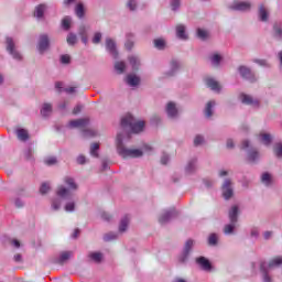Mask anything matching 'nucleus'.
I'll return each mask as SVG.
<instances>
[{"mask_svg":"<svg viewBox=\"0 0 282 282\" xmlns=\"http://www.w3.org/2000/svg\"><path fill=\"white\" fill-rule=\"evenodd\" d=\"M185 173L187 175H193V174L197 173V159L196 158H193L187 162V164L185 166Z\"/></svg>","mask_w":282,"mask_h":282,"instance_id":"15","label":"nucleus"},{"mask_svg":"<svg viewBox=\"0 0 282 282\" xmlns=\"http://www.w3.org/2000/svg\"><path fill=\"white\" fill-rule=\"evenodd\" d=\"M221 195L224 199L228 200L235 195V189L232 188V181L226 178L221 185Z\"/></svg>","mask_w":282,"mask_h":282,"instance_id":"6","label":"nucleus"},{"mask_svg":"<svg viewBox=\"0 0 282 282\" xmlns=\"http://www.w3.org/2000/svg\"><path fill=\"white\" fill-rule=\"evenodd\" d=\"M196 36L200 39V41H207L208 40V31L203 29H197Z\"/></svg>","mask_w":282,"mask_h":282,"instance_id":"44","label":"nucleus"},{"mask_svg":"<svg viewBox=\"0 0 282 282\" xmlns=\"http://www.w3.org/2000/svg\"><path fill=\"white\" fill-rule=\"evenodd\" d=\"M66 41L69 45H76V43L78 42V37L74 33H68Z\"/></svg>","mask_w":282,"mask_h":282,"instance_id":"47","label":"nucleus"},{"mask_svg":"<svg viewBox=\"0 0 282 282\" xmlns=\"http://www.w3.org/2000/svg\"><path fill=\"white\" fill-rule=\"evenodd\" d=\"M238 72L241 78H245V80H249L250 83H254L257 80V76H254V73L248 66H239Z\"/></svg>","mask_w":282,"mask_h":282,"instance_id":"8","label":"nucleus"},{"mask_svg":"<svg viewBox=\"0 0 282 282\" xmlns=\"http://www.w3.org/2000/svg\"><path fill=\"white\" fill-rule=\"evenodd\" d=\"M88 261H93V263H102V252L90 251L88 253Z\"/></svg>","mask_w":282,"mask_h":282,"instance_id":"21","label":"nucleus"},{"mask_svg":"<svg viewBox=\"0 0 282 282\" xmlns=\"http://www.w3.org/2000/svg\"><path fill=\"white\" fill-rule=\"evenodd\" d=\"M209 246H215L217 243V234H212L208 238Z\"/></svg>","mask_w":282,"mask_h":282,"instance_id":"59","label":"nucleus"},{"mask_svg":"<svg viewBox=\"0 0 282 282\" xmlns=\"http://www.w3.org/2000/svg\"><path fill=\"white\" fill-rule=\"evenodd\" d=\"M170 8L172 12H178L180 8H182V0H170Z\"/></svg>","mask_w":282,"mask_h":282,"instance_id":"39","label":"nucleus"},{"mask_svg":"<svg viewBox=\"0 0 282 282\" xmlns=\"http://www.w3.org/2000/svg\"><path fill=\"white\" fill-rule=\"evenodd\" d=\"M170 160H171V156H169V154H166V153H163L161 156V164L166 165V164H169Z\"/></svg>","mask_w":282,"mask_h":282,"instance_id":"62","label":"nucleus"},{"mask_svg":"<svg viewBox=\"0 0 282 282\" xmlns=\"http://www.w3.org/2000/svg\"><path fill=\"white\" fill-rule=\"evenodd\" d=\"M46 10H47V4L36 6L34 10V17H36L39 20L43 19V17H45Z\"/></svg>","mask_w":282,"mask_h":282,"instance_id":"25","label":"nucleus"},{"mask_svg":"<svg viewBox=\"0 0 282 282\" xmlns=\"http://www.w3.org/2000/svg\"><path fill=\"white\" fill-rule=\"evenodd\" d=\"M206 85L212 89V91H221V86H219V83L213 78L207 79Z\"/></svg>","mask_w":282,"mask_h":282,"instance_id":"30","label":"nucleus"},{"mask_svg":"<svg viewBox=\"0 0 282 282\" xmlns=\"http://www.w3.org/2000/svg\"><path fill=\"white\" fill-rule=\"evenodd\" d=\"M273 36L278 41H282V25H281V23H275L273 25Z\"/></svg>","mask_w":282,"mask_h":282,"instance_id":"34","label":"nucleus"},{"mask_svg":"<svg viewBox=\"0 0 282 282\" xmlns=\"http://www.w3.org/2000/svg\"><path fill=\"white\" fill-rule=\"evenodd\" d=\"M87 124H89V119L83 118V119L69 121L68 127L70 129H78V128L87 127Z\"/></svg>","mask_w":282,"mask_h":282,"instance_id":"17","label":"nucleus"},{"mask_svg":"<svg viewBox=\"0 0 282 282\" xmlns=\"http://www.w3.org/2000/svg\"><path fill=\"white\" fill-rule=\"evenodd\" d=\"M229 221L237 224L239 221V206L232 205L228 212Z\"/></svg>","mask_w":282,"mask_h":282,"instance_id":"14","label":"nucleus"},{"mask_svg":"<svg viewBox=\"0 0 282 282\" xmlns=\"http://www.w3.org/2000/svg\"><path fill=\"white\" fill-rule=\"evenodd\" d=\"M261 182L264 184V186H270V184H272V175H270L268 172H264L261 175Z\"/></svg>","mask_w":282,"mask_h":282,"instance_id":"42","label":"nucleus"},{"mask_svg":"<svg viewBox=\"0 0 282 282\" xmlns=\"http://www.w3.org/2000/svg\"><path fill=\"white\" fill-rule=\"evenodd\" d=\"M260 272H262L263 282H272V278H270V270H268V267L265 264V261L260 262Z\"/></svg>","mask_w":282,"mask_h":282,"instance_id":"24","label":"nucleus"},{"mask_svg":"<svg viewBox=\"0 0 282 282\" xmlns=\"http://www.w3.org/2000/svg\"><path fill=\"white\" fill-rule=\"evenodd\" d=\"M75 13H76V17H78V19H83V17H85V6L82 2H79L76 6Z\"/></svg>","mask_w":282,"mask_h":282,"instance_id":"40","label":"nucleus"},{"mask_svg":"<svg viewBox=\"0 0 282 282\" xmlns=\"http://www.w3.org/2000/svg\"><path fill=\"white\" fill-rule=\"evenodd\" d=\"M200 144H204V137L198 134L194 138V147H200Z\"/></svg>","mask_w":282,"mask_h":282,"instance_id":"58","label":"nucleus"},{"mask_svg":"<svg viewBox=\"0 0 282 282\" xmlns=\"http://www.w3.org/2000/svg\"><path fill=\"white\" fill-rule=\"evenodd\" d=\"M101 39H102L101 33H95V35L93 37V43H95V45H98V43H100Z\"/></svg>","mask_w":282,"mask_h":282,"instance_id":"63","label":"nucleus"},{"mask_svg":"<svg viewBox=\"0 0 282 282\" xmlns=\"http://www.w3.org/2000/svg\"><path fill=\"white\" fill-rule=\"evenodd\" d=\"M76 162H77V164H80V165L87 164V158L85 155L80 154L77 156Z\"/></svg>","mask_w":282,"mask_h":282,"instance_id":"61","label":"nucleus"},{"mask_svg":"<svg viewBox=\"0 0 282 282\" xmlns=\"http://www.w3.org/2000/svg\"><path fill=\"white\" fill-rule=\"evenodd\" d=\"M6 43L7 52H9V54L12 55L15 61H22L23 56L17 51V44L14 43V40L12 37H7Z\"/></svg>","mask_w":282,"mask_h":282,"instance_id":"7","label":"nucleus"},{"mask_svg":"<svg viewBox=\"0 0 282 282\" xmlns=\"http://www.w3.org/2000/svg\"><path fill=\"white\" fill-rule=\"evenodd\" d=\"M126 83L130 87H138V85H140V77L133 74H129L126 77Z\"/></svg>","mask_w":282,"mask_h":282,"instance_id":"23","label":"nucleus"},{"mask_svg":"<svg viewBox=\"0 0 282 282\" xmlns=\"http://www.w3.org/2000/svg\"><path fill=\"white\" fill-rule=\"evenodd\" d=\"M50 50V36L47 34H41L37 41V51L40 54H45Z\"/></svg>","mask_w":282,"mask_h":282,"instance_id":"9","label":"nucleus"},{"mask_svg":"<svg viewBox=\"0 0 282 282\" xmlns=\"http://www.w3.org/2000/svg\"><path fill=\"white\" fill-rule=\"evenodd\" d=\"M101 219H102L104 221H111V216L109 215V213L102 212V213H101Z\"/></svg>","mask_w":282,"mask_h":282,"instance_id":"64","label":"nucleus"},{"mask_svg":"<svg viewBox=\"0 0 282 282\" xmlns=\"http://www.w3.org/2000/svg\"><path fill=\"white\" fill-rule=\"evenodd\" d=\"M57 162L58 160H56V156H48L44 160V164H46V166H54Z\"/></svg>","mask_w":282,"mask_h":282,"instance_id":"51","label":"nucleus"},{"mask_svg":"<svg viewBox=\"0 0 282 282\" xmlns=\"http://www.w3.org/2000/svg\"><path fill=\"white\" fill-rule=\"evenodd\" d=\"M116 239H118V234L113 231L104 235V241H113Z\"/></svg>","mask_w":282,"mask_h":282,"instance_id":"48","label":"nucleus"},{"mask_svg":"<svg viewBox=\"0 0 282 282\" xmlns=\"http://www.w3.org/2000/svg\"><path fill=\"white\" fill-rule=\"evenodd\" d=\"M235 228H237V223L230 221V224L225 225L224 234L225 235H235Z\"/></svg>","mask_w":282,"mask_h":282,"instance_id":"37","label":"nucleus"},{"mask_svg":"<svg viewBox=\"0 0 282 282\" xmlns=\"http://www.w3.org/2000/svg\"><path fill=\"white\" fill-rule=\"evenodd\" d=\"M176 36L177 39H181V41H187L188 34H186V26L183 24L176 25Z\"/></svg>","mask_w":282,"mask_h":282,"instance_id":"22","label":"nucleus"},{"mask_svg":"<svg viewBox=\"0 0 282 282\" xmlns=\"http://www.w3.org/2000/svg\"><path fill=\"white\" fill-rule=\"evenodd\" d=\"M64 209L66 210V213H74V210H76V203L74 202L66 203Z\"/></svg>","mask_w":282,"mask_h":282,"instance_id":"52","label":"nucleus"},{"mask_svg":"<svg viewBox=\"0 0 282 282\" xmlns=\"http://www.w3.org/2000/svg\"><path fill=\"white\" fill-rule=\"evenodd\" d=\"M274 155L279 159L282 158V143H276L273 148Z\"/></svg>","mask_w":282,"mask_h":282,"instance_id":"50","label":"nucleus"},{"mask_svg":"<svg viewBox=\"0 0 282 282\" xmlns=\"http://www.w3.org/2000/svg\"><path fill=\"white\" fill-rule=\"evenodd\" d=\"M24 158H25V160H28L29 162H33V161H34V150H32V148H29V149L24 152Z\"/></svg>","mask_w":282,"mask_h":282,"instance_id":"49","label":"nucleus"},{"mask_svg":"<svg viewBox=\"0 0 282 282\" xmlns=\"http://www.w3.org/2000/svg\"><path fill=\"white\" fill-rule=\"evenodd\" d=\"M267 270H272L273 268H279V265H282V257L273 258L272 260L265 262Z\"/></svg>","mask_w":282,"mask_h":282,"instance_id":"29","label":"nucleus"},{"mask_svg":"<svg viewBox=\"0 0 282 282\" xmlns=\"http://www.w3.org/2000/svg\"><path fill=\"white\" fill-rule=\"evenodd\" d=\"M106 50L112 56V58H118V48L116 45V41L111 37L106 39Z\"/></svg>","mask_w":282,"mask_h":282,"instance_id":"12","label":"nucleus"},{"mask_svg":"<svg viewBox=\"0 0 282 282\" xmlns=\"http://www.w3.org/2000/svg\"><path fill=\"white\" fill-rule=\"evenodd\" d=\"M175 217H177V210L175 208L164 209L159 216V224L165 226V224L173 221Z\"/></svg>","mask_w":282,"mask_h":282,"instance_id":"4","label":"nucleus"},{"mask_svg":"<svg viewBox=\"0 0 282 282\" xmlns=\"http://www.w3.org/2000/svg\"><path fill=\"white\" fill-rule=\"evenodd\" d=\"M259 158H261V155L259 154V151L257 150H250L248 152V160L249 162H251L252 164H257V162H259Z\"/></svg>","mask_w":282,"mask_h":282,"instance_id":"32","label":"nucleus"},{"mask_svg":"<svg viewBox=\"0 0 282 282\" xmlns=\"http://www.w3.org/2000/svg\"><path fill=\"white\" fill-rule=\"evenodd\" d=\"M215 107V101H209L205 107V116L206 118H213V109Z\"/></svg>","mask_w":282,"mask_h":282,"instance_id":"38","label":"nucleus"},{"mask_svg":"<svg viewBox=\"0 0 282 282\" xmlns=\"http://www.w3.org/2000/svg\"><path fill=\"white\" fill-rule=\"evenodd\" d=\"M121 128L129 138L130 133H140L144 130V121H138L131 115H126L121 119Z\"/></svg>","mask_w":282,"mask_h":282,"instance_id":"3","label":"nucleus"},{"mask_svg":"<svg viewBox=\"0 0 282 282\" xmlns=\"http://www.w3.org/2000/svg\"><path fill=\"white\" fill-rule=\"evenodd\" d=\"M116 148L118 155H120V158H122L123 160H127V158H142V155H144V152L140 149H131L124 147V133L117 134Z\"/></svg>","mask_w":282,"mask_h":282,"instance_id":"1","label":"nucleus"},{"mask_svg":"<svg viewBox=\"0 0 282 282\" xmlns=\"http://www.w3.org/2000/svg\"><path fill=\"white\" fill-rule=\"evenodd\" d=\"M52 104H43L41 109V116H43V118H48V116H52Z\"/></svg>","mask_w":282,"mask_h":282,"instance_id":"33","label":"nucleus"},{"mask_svg":"<svg viewBox=\"0 0 282 282\" xmlns=\"http://www.w3.org/2000/svg\"><path fill=\"white\" fill-rule=\"evenodd\" d=\"M165 111L169 118L175 119L178 116L177 106L173 101L167 102Z\"/></svg>","mask_w":282,"mask_h":282,"instance_id":"13","label":"nucleus"},{"mask_svg":"<svg viewBox=\"0 0 282 282\" xmlns=\"http://www.w3.org/2000/svg\"><path fill=\"white\" fill-rule=\"evenodd\" d=\"M64 185H61L57 187L56 195L57 197H61L62 199H72L74 197V193L78 191V184L76 181L70 176L64 177Z\"/></svg>","mask_w":282,"mask_h":282,"instance_id":"2","label":"nucleus"},{"mask_svg":"<svg viewBox=\"0 0 282 282\" xmlns=\"http://www.w3.org/2000/svg\"><path fill=\"white\" fill-rule=\"evenodd\" d=\"M134 44H135V35L133 33L126 34V43H124L126 50H128V52H131L133 50Z\"/></svg>","mask_w":282,"mask_h":282,"instance_id":"20","label":"nucleus"},{"mask_svg":"<svg viewBox=\"0 0 282 282\" xmlns=\"http://www.w3.org/2000/svg\"><path fill=\"white\" fill-rule=\"evenodd\" d=\"M260 140L264 147H270L272 144V134L270 133H261Z\"/></svg>","mask_w":282,"mask_h":282,"instance_id":"35","label":"nucleus"},{"mask_svg":"<svg viewBox=\"0 0 282 282\" xmlns=\"http://www.w3.org/2000/svg\"><path fill=\"white\" fill-rule=\"evenodd\" d=\"M15 133L18 135V140L21 142H28V140H30V133L23 128H19Z\"/></svg>","mask_w":282,"mask_h":282,"instance_id":"27","label":"nucleus"},{"mask_svg":"<svg viewBox=\"0 0 282 282\" xmlns=\"http://www.w3.org/2000/svg\"><path fill=\"white\" fill-rule=\"evenodd\" d=\"M224 57L219 53H213L209 55V61L213 67H219Z\"/></svg>","mask_w":282,"mask_h":282,"instance_id":"26","label":"nucleus"},{"mask_svg":"<svg viewBox=\"0 0 282 282\" xmlns=\"http://www.w3.org/2000/svg\"><path fill=\"white\" fill-rule=\"evenodd\" d=\"M240 100L243 105H250L251 107H259V100L252 98V96L250 95L241 94Z\"/></svg>","mask_w":282,"mask_h":282,"instance_id":"16","label":"nucleus"},{"mask_svg":"<svg viewBox=\"0 0 282 282\" xmlns=\"http://www.w3.org/2000/svg\"><path fill=\"white\" fill-rule=\"evenodd\" d=\"M194 243L195 241H193V239H188L185 242L182 253L177 257L178 263L184 264L188 261V257H191V250H193Z\"/></svg>","mask_w":282,"mask_h":282,"instance_id":"5","label":"nucleus"},{"mask_svg":"<svg viewBox=\"0 0 282 282\" xmlns=\"http://www.w3.org/2000/svg\"><path fill=\"white\" fill-rule=\"evenodd\" d=\"M62 28L63 30H65L66 32L69 31V28H72V18L70 17H65L62 20Z\"/></svg>","mask_w":282,"mask_h":282,"instance_id":"45","label":"nucleus"},{"mask_svg":"<svg viewBox=\"0 0 282 282\" xmlns=\"http://www.w3.org/2000/svg\"><path fill=\"white\" fill-rule=\"evenodd\" d=\"M258 17H259V20L262 21L263 23L268 21V17H269L268 9H265L263 4L259 6Z\"/></svg>","mask_w":282,"mask_h":282,"instance_id":"31","label":"nucleus"},{"mask_svg":"<svg viewBox=\"0 0 282 282\" xmlns=\"http://www.w3.org/2000/svg\"><path fill=\"white\" fill-rule=\"evenodd\" d=\"M51 208L53 210H59L61 209V198H54L52 200Z\"/></svg>","mask_w":282,"mask_h":282,"instance_id":"53","label":"nucleus"},{"mask_svg":"<svg viewBox=\"0 0 282 282\" xmlns=\"http://www.w3.org/2000/svg\"><path fill=\"white\" fill-rule=\"evenodd\" d=\"M250 8H252V4L243 1H234L229 7L230 10H235L237 12H248L250 11Z\"/></svg>","mask_w":282,"mask_h":282,"instance_id":"11","label":"nucleus"},{"mask_svg":"<svg viewBox=\"0 0 282 282\" xmlns=\"http://www.w3.org/2000/svg\"><path fill=\"white\" fill-rule=\"evenodd\" d=\"M196 263L206 272L213 270V264H210V261L206 257L196 258Z\"/></svg>","mask_w":282,"mask_h":282,"instance_id":"18","label":"nucleus"},{"mask_svg":"<svg viewBox=\"0 0 282 282\" xmlns=\"http://www.w3.org/2000/svg\"><path fill=\"white\" fill-rule=\"evenodd\" d=\"M40 193H41V195H46V193H50V184L42 183V185L40 187Z\"/></svg>","mask_w":282,"mask_h":282,"instance_id":"57","label":"nucleus"},{"mask_svg":"<svg viewBox=\"0 0 282 282\" xmlns=\"http://www.w3.org/2000/svg\"><path fill=\"white\" fill-rule=\"evenodd\" d=\"M127 8L131 11V12H134V10H137L138 8V1L135 0H129L127 2Z\"/></svg>","mask_w":282,"mask_h":282,"instance_id":"54","label":"nucleus"},{"mask_svg":"<svg viewBox=\"0 0 282 282\" xmlns=\"http://www.w3.org/2000/svg\"><path fill=\"white\" fill-rule=\"evenodd\" d=\"M79 34L82 35V42L84 43V45H87V35H85V26L80 28L79 30Z\"/></svg>","mask_w":282,"mask_h":282,"instance_id":"60","label":"nucleus"},{"mask_svg":"<svg viewBox=\"0 0 282 282\" xmlns=\"http://www.w3.org/2000/svg\"><path fill=\"white\" fill-rule=\"evenodd\" d=\"M82 134H83V138H96V135H98V132L91 129H84L82 131Z\"/></svg>","mask_w":282,"mask_h":282,"instance_id":"43","label":"nucleus"},{"mask_svg":"<svg viewBox=\"0 0 282 282\" xmlns=\"http://www.w3.org/2000/svg\"><path fill=\"white\" fill-rule=\"evenodd\" d=\"M128 61H129L133 72H138V69H140V57H138L137 55H130L128 57Z\"/></svg>","mask_w":282,"mask_h":282,"instance_id":"28","label":"nucleus"},{"mask_svg":"<svg viewBox=\"0 0 282 282\" xmlns=\"http://www.w3.org/2000/svg\"><path fill=\"white\" fill-rule=\"evenodd\" d=\"M115 69L117 74H124V70L127 69V64L124 62H116Z\"/></svg>","mask_w":282,"mask_h":282,"instance_id":"41","label":"nucleus"},{"mask_svg":"<svg viewBox=\"0 0 282 282\" xmlns=\"http://www.w3.org/2000/svg\"><path fill=\"white\" fill-rule=\"evenodd\" d=\"M127 228H129V216L121 218L119 224V232H127Z\"/></svg>","mask_w":282,"mask_h":282,"instance_id":"36","label":"nucleus"},{"mask_svg":"<svg viewBox=\"0 0 282 282\" xmlns=\"http://www.w3.org/2000/svg\"><path fill=\"white\" fill-rule=\"evenodd\" d=\"M100 150V144L98 143H93L90 145V155L93 158H99L98 151Z\"/></svg>","mask_w":282,"mask_h":282,"instance_id":"46","label":"nucleus"},{"mask_svg":"<svg viewBox=\"0 0 282 282\" xmlns=\"http://www.w3.org/2000/svg\"><path fill=\"white\" fill-rule=\"evenodd\" d=\"M180 61L177 59H172L170 63V72L166 73V76H175L177 72H180Z\"/></svg>","mask_w":282,"mask_h":282,"instance_id":"19","label":"nucleus"},{"mask_svg":"<svg viewBox=\"0 0 282 282\" xmlns=\"http://www.w3.org/2000/svg\"><path fill=\"white\" fill-rule=\"evenodd\" d=\"M165 42L162 39L154 40V46L156 50H164Z\"/></svg>","mask_w":282,"mask_h":282,"instance_id":"56","label":"nucleus"},{"mask_svg":"<svg viewBox=\"0 0 282 282\" xmlns=\"http://www.w3.org/2000/svg\"><path fill=\"white\" fill-rule=\"evenodd\" d=\"M72 257H74V252L72 251H62L57 257L53 259V263H56L57 265H65Z\"/></svg>","mask_w":282,"mask_h":282,"instance_id":"10","label":"nucleus"},{"mask_svg":"<svg viewBox=\"0 0 282 282\" xmlns=\"http://www.w3.org/2000/svg\"><path fill=\"white\" fill-rule=\"evenodd\" d=\"M59 61L62 65H69V63H72V57L67 54L61 55Z\"/></svg>","mask_w":282,"mask_h":282,"instance_id":"55","label":"nucleus"}]
</instances>
